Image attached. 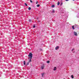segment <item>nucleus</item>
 Here are the masks:
<instances>
[{"mask_svg": "<svg viewBox=\"0 0 79 79\" xmlns=\"http://www.w3.org/2000/svg\"><path fill=\"white\" fill-rule=\"evenodd\" d=\"M41 69H43L44 68V65H42L41 66Z\"/></svg>", "mask_w": 79, "mask_h": 79, "instance_id": "nucleus-3", "label": "nucleus"}, {"mask_svg": "<svg viewBox=\"0 0 79 79\" xmlns=\"http://www.w3.org/2000/svg\"><path fill=\"white\" fill-rule=\"evenodd\" d=\"M72 28L73 29H74V26H72Z\"/></svg>", "mask_w": 79, "mask_h": 79, "instance_id": "nucleus-18", "label": "nucleus"}, {"mask_svg": "<svg viewBox=\"0 0 79 79\" xmlns=\"http://www.w3.org/2000/svg\"><path fill=\"white\" fill-rule=\"evenodd\" d=\"M38 4V1H37L36 2V4Z\"/></svg>", "mask_w": 79, "mask_h": 79, "instance_id": "nucleus-21", "label": "nucleus"}, {"mask_svg": "<svg viewBox=\"0 0 79 79\" xmlns=\"http://www.w3.org/2000/svg\"><path fill=\"white\" fill-rule=\"evenodd\" d=\"M74 0H73V1H74Z\"/></svg>", "mask_w": 79, "mask_h": 79, "instance_id": "nucleus-27", "label": "nucleus"}, {"mask_svg": "<svg viewBox=\"0 0 79 79\" xmlns=\"http://www.w3.org/2000/svg\"><path fill=\"white\" fill-rule=\"evenodd\" d=\"M60 2H58L57 3V5H60Z\"/></svg>", "mask_w": 79, "mask_h": 79, "instance_id": "nucleus-12", "label": "nucleus"}, {"mask_svg": "<svg viewBox=\"0 0 79 79\" xmlns=\"http://www.w3.org/2000/svg\"><path fill=\"white\" fill-rule=\"evenodd\" d=\"M25 5H26V6H27V4H26V3H25Z\"/></svg>", "mask_w": 79, "mask_h": 79, "instance_id": "nucleus-16", "label": "nucleus"}, {"mask_svg": "<svg viewBox=\"0 0 79 79\" xmlns=\"http://www.w3.org/2000/svg\"><path fill=\"white\" fill-rule=\"evenodd\" d=\"M29 64V62H28L27 63V65H28V64Z\"/></svg>", "mask_w": 79, "mask_h": 79, "instance_id": "nucleus-19", "label": "nucleus"}, {"mask_svg": "<svg viewBox=\"0 0 79 79\" xmlns=\"http://www.w3.org/2000/svg\"><path fill=\"white\" fill-rule=\"evenodd\" d=\"M66 2H68L69 0H65Z\"/></svg>", "mask_w": 79, "mask_h": 79, "instance_id": "nucleus-25", "label": "nucleus"}, {"mask_svg": "<svg viewBox=\"0 0 79 79\" xmlns=\"http://www.w3.org/2000/svg\"><path fill=\"white\" fill-rule=\"evenodd\" d=\"M74 34L76 36H77V33L76 32L74 31Z\"/></svg>", "mask_w": 79, "mask_h": 79, "instance_id": "nucleus-2", "label": "nucleus"}, {"mask_svg": "<svg viewBox=\"0 0 79 79\" xmlns=\"http://www.w3.org/2000/svg\"><path fill=\"white\" fill-rule=\"evenodd\" d=\"M74 53H75V52L74 51L73 52Z\"/></svg>", "mask_w": 79, "mask_h": 79, "instance_id": "nucleus-26", "label": "nucleus"}, {"mask_svg": "<svg viewBox=\"0 0 79 79\" xmlns=\"http://www.w3.org/2000/svg\"><path fill=\"white\" fill-rule=\"evenodd\" d=\"M28 10H31V7H29Z\"/></svg>", "mask_w": 79, "mask_h": 79, "instance_id": "nucleus-7", "label": "nucleus"}, {"mask_svg": "<svg viewBox=\"0 0 79 79\" xmlns=\"http://www.w3.org/2000/svg\"><path fill=\"white\" fill-rule=\"evenodd\" d=\"M28 56L29 58H32V54L31 52L30 53L28 54Z\"/></svg>", "mask_w": 79, "mask_h": 79, "instance_id": "nucleus-1", "label": "nucleus"}, {"mask_svg": "<svg viewBox=\"0 0 79 79\" xmlns=\"http://www.w3.org/2000/svg\"><path fill=\"white\" fill-rule=\"evenodd\" d=\"M44 73H43L42 74V76L43 77L44 76Z\"/></svg>", "mask_w": 79, "mask_h": 79, "instance_id": "nucleus-10", "label": "nucleus"}, {"mask_svg": "<svg viewBox=\"0 0 79 79\" xmlns=\"http://www.w3.org/2000/svg\"><path fill=\"white\" fill-rule=\"evenodd\" d=\"M58 48H59V47L58 46H57V47H56L55 48V50H57V49H58Z\"/></svg>", "mask_w": 79, "mask_h": 79, "instance_id": "nucleus-4", "label": "nucleus"}, {"mask_svg": "<svg viewBox=\"0 0 79 79\" xmlns=\"http://www.w3.org/2000/svg\"><path fill=\"white\" fill-rule=\"evenodd\" d=\"M35 27V26H33V28H34V27Z\"/></svg>", "mask_w": 79, "mask_h": 79, "instance_id": "nucleus-22", "label": "nucleus"}, {"mask_svg": "<svg viewBox=\"0 0 79 79\" xmlns=\"http://www.w3.org/2000/svg\"><path fill=\"white\" fill-rule=\"evenodd\" d=\"M47 63H50V61L48 60L47 61Z\"/></svg>", "mask_w": 79, "mask_h": 79, "instance_id": "nucleus-11", "label": "nucleus"}, {"mask_svg": "<svg viewBox=\"0 0 79 79\" xmlns=\"http://www.w3.org/2000/svg\"><path fill=\"white\" fill-rule=\"evenodd\" d=\"M72 79H73L74 78V77H73V75H72L71 76Z\"/></svg>", "mask_w": 79, "mask_h": 79, "instance_id": "nucleus-17", "label": "nucleus"}, {"mask_svg": "<svg viewBox=\"0 0 79 79\" xmlns=\"http://www.w3.org/2000/svg\"><path fill=\"white\" fill-rule=\"evenodd\" d=\"M52 8H54L55 7V5H52L51 6Z\"/></svg>", "mask_w": 79, "mask_h": 79, "instance_id": "nucleus-6", "label": "nucleus"}, {"mask_svg": "<svg viewBox=\"0 0 79 79\" xmlns=\"http://www.w3.org/2000/svg\"><path fill=\"white\" fill-rule=\"evenodd\" d=\"M30 58V60L29 61V62H31V59H32V58Z\"/></svg>", "mask_w": 79, "mask_h": 79, "instance_id": "nucleus-8", "label": "nucleus"}, {"mask_svg": "<svg viewBox=\"0 0 79 79\" xmlns=\"http://www.w3.org/2000/svg\"><path fill=\"white\" fill-rule=\"evenodd\" d=\"M30 2L31 3H32V0H30Z\"/></svg>", "mask_w": 79, "mask_h": 79, "instance_id": "nucleus-20", "label": "nucleus"}, {"mask_svg": "<svg viewBox=\"0 0 79 79\" xmlns=\"http://www.w3.org/2000/svg\"><path fill=\"white\" fill-rule=\"evenodd\" d=\"M40 51H42V49L40 48Z\"/></svg>", "mask_w": 79, "mask_h": 79, "instance_id": "nucleus-23", "label": "nucleus"}, {"mask_svg": "<svg viewBox=\"0 0 79 79\" xmlns=\"http://www.w3.org/2000/svg\"><path fill=\"white\" fill-rule=\"evenodd\" d=\"M37 7H39V6H40V5H39V4H38V5H37Z\"/></svg>", "mask_w": 79, "mask_h": 79, "instance_id": "nucleus-13", "label": "nucleus"}, {"mask_svg": "<svg viewBox=\"0 0 79 79\" xmlns=\"http://www.w3.org/2000/svg\"><path fill=\"white\" fill-rule=\"evenodd\" d=\"M23 63H24V65H26V62H25V61H23Z\"/></svg>", "mask_w": 79, "mask_h": 79, "instance_id": "nucleus-9", "label": "nucleus"}, {"mask_svg": "<svg viewBox=\"0 0 79 79\" xmlns=\"http://www.w3.org/2000/svg\"><path fill=\"white\" fill-rule=\"evenodd\" d=\"M56 67H55L54 69V71H56Z\"/></svg>", "mask_w": 79, "mask_h": 79, "instance_id": "nucleus-5", "label": "nucleus"}, {"mask_svg": "<svg viewBox=\"0 0 79 79\" xmlns=\"http://www.w3.org/2000/svg\"><path fill=\"white\" fill-rule=\"evenodd\" d=\"M29 21L31 23V22H32V20L31 19H29Z\"/></svg>", "mask_w": 79, "mask_h": 79, "instance_id": "nucleus-15", "label": "nucleus"}, {"mask_svg": "<svg viewBox=\"0 0 79 79\" xmlns=\"http://www.w3.org/2000/svg\"><path fill=\"white\" fill-rule=\"evenodd\" d=\"M52 13H55V10H52Z\"/></svg>", "mask_w": 79, "mask_h": 79, "instance_id": "nucleus-14", "label": "nucleus"}, {"mask_svg": "<svg viewBox=\"0 0 79 79\" xmlns=\"http://www.w3.org/2000/svg\"><path fill=\"white\" fill-rule=\"evenodd\" d=\"M74 50V49H72V51L73 52V50Z\"/></svg>", "mask_w": 79, "mask_h": 79, "instance_id": "nucleus-24", "label": "nucleus"}]
</instances>
